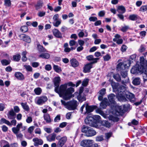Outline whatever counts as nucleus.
Returning a JSON list of instances; mask_svg holds the SVG:
<instances>
[{"mask_svg": "<svg viewBox=\"0 0 147 147\" xmlns=\"http://www.w3.org/2000/svg\"><path fill=\"white\" fill-rule=\"evenodd\" d=\"M48 100L47 97L45 96H42L37 97L35 99L36 103L38 105H42L45 104Z\"/></svg>", "mask_w": 147, "mask_h": 147, "instance_id": "9", "label": "nucleus"}, {"mask_svg": "<svg viewBox=\"0 0 147 147\" xmlns=\"http://www.w3.org/2000/svg\"><path fill=\"white\" fill-rule=\"evenodd\" d=\"M96 112L97 113L100 114L104 117L105 118L106 117V115L105 113L103 112V111L101 110H100L98 109L96 110Z\"/></svg>", "mask_w": 147, "mask_h": 147, "instance_id": "51", "label": "nucleus"}, {"mask_svg": "<svg viewBox=\"0 0 147 147\" xmlns=\"http://www.w3.org/2000/svg\"><path fill=\"white\" fill-rule=\"evenodd\" d=\"M60 115H57L55 118L54 121L55 122H58L61 119Z\"/></svg>", "mask_w": 147, "mask_h": 147, "instance_id": "58", "label": "nucleus"}, {"mask_svg": "<svg viewBox=\"0 0 147 147\" xmlns=\"http://www.w3.org/2000/svg\"><path fill=\"white\" fill-rule=\"evenodd\" d=\"M82 131L85 133L86 136L87 137H92L96 134V131L90 127H84L82 129Z\"/></svg>", "mask_w": 147, "mask_h": 147, "instance_id": "6", "label": "nucleus"}, {"mask_svg": "<svg viewBox=\"0 0 147 147\" xmlns=\"http://www.w3.org/2000/svg\"><path fill=\"white\" fill-rule=\"evenodd\" d=\"M137 16H138L136 15H131L129 16V18L130 20H131L134 21L137 20L138 18Z\"/></svg>", "mask_w": 147, "mask_h": 147, "instance_id": "43", "label": "nucleus"}, {"mask_svg": "<svg viewBox=\"0 0 147 147\" xmlns=\"http://www.w3.org/2000/svg\"><path fill=\"white\" fill-rule=\"evenodd\" d=\"M33 141L34 142V145L35 146H38L39 145H42L43 144V142L41 139L38 138H35L33 139Z\"/></svg>", "mask_w": 147, "mask_h": 147, "instance_id": "17", "label": "nucleus"}, {"mask_svg": "<svg viewBox=\"0 0 147 147\" xmlns=\"http://www.w3.org/2000/svg\"><path fill=\"white\" fill-rule=\"evenodd\" d=\"M129 28V27L127 26H125L123 27L121 29V30L123 32H124L127 31Z\"/></svg>", "mask_w": 147, "mask_h": 147, "instance_id": "60", "label": "nucleus"}, {"mask_svg": "<svg viewBox=\"0 0 147 147\" xmlns=\"http://www.w3.org/2000/svg\"><path fill=\"white\" fill-rule=\"evenodd\" d=\"M15 76L18 80H22L24 79V77L21 73L17 72L15 74Z\"/></svg>", "mask_w": 147, "mask_h": 147, "instance_id": "20", "label": "nucleus"}, {"mask_svg": "<svg viewBox=\"0 0 147 147\" xmlns=\"http://www.w3.org/2000/svg\"><path fill=\"white\" fill-rule=\"evenodd\" d=\"M1 62L2 65L6 66L10 64V61L4 59L1 60Z\"/></svg>", "mask_w": 147, "mask_h": 147, "instance_id": "39", "label": "nucleus"}, {"mask_svg": "<svg viewBox=\"0 0 147 147\" xmlns=\"http://www.w3.org/2000/svg\"><path fill=\"white\" fill-rule=\"evenodd\" d=\"M3 123H5L8 125V124H10V122L5 118H3L0 120V124H2Z\"/></svg>", "mask_w": 147, "mask_h": 147, "instance_id": "45", "label": "nucleus"}, {"mask_svg": "<svg viewBox=\"0 0 147 147\" xmlns=\"http://www.w3.org/2000/svg\"><path fill=\"white\" fill-rule=\"evenodd\" d=\"M100 124L101 125V126H104L106 127H109L110 126V123L106 121H101Z\"/></svg>", "mask_w": 147, "mask_h": 147, "instance_id": "33", "label": "nucleus"}, {"mask_svg": "<svg viewBox=\"0 0 147 147\" xmlns=\"http://www.w3.org/2000/svg\"><path fill=\"white\" fill-rule=\"evenodd\" d=\"M86 58L88 61H93V62L91 63H92V64L96 63L97 62V60L99 59L98 58H94L93 56L92 55H90L87 56Z\"/></svg>", "mask_w": 147, "mask_h": 147, "instance_id": "28", "label": "nucleus"}, {"mask_svg": "<svg viewBox=\"0 0 147 147\" xmlns=\"http://www.w3.org/2000/svg\"><path fill=\"white\" fill-rule=\"evenodd\" d=\"M37 48L40 52H45L47 51V50L43 46L39 44L37 45Z\"/></svg>", "mask_w": 147, "mask_h": 147, "instance_id": "32", "label": "nucleus"}, {"mask_svg": "<svg viewBox=\"0 0 147 147\" xmlns=\"http://www.w3.org/2000/svg\"><path fill=\"white\" fill-rule=\"evenodd\" d=\"M43 5V2L41 1H38L37 3L35 5V9L36 10H38L40 9L42 6Z\"/></svg>", "mask_w": 147, "mask_h": 147, "instance_id": "30", "label": "nucleus"}, {"mask_svg": "<svg viewBox=\"0 0 147 147\" xmlns=\"http://www.w3.org/2000/svg\"><path fill=\"white\" fill-rule=\"evenodd\" d=\"M140 80L139 78H135L133 81V84L135 85H138L140 84Z\"/></svg>", "mask_w": 147, "mask_h": 147, "instance_id": "37", "label": "nucleus"}, {"mask_svg": "<svg viewBox=\"0 0 147 147\" xmlns=\"http://www.w3.org/2000/svg\"><path fill=\"white\" fill-rule=\"evenodd\" d=\"M22 39L24 41L28 43H30L31 41L30 37L26 35H24L22 36Z\"/></svg>", "mask_w": 147, "mask_h": 147, "instance_id": "35", "label": "nucleus"}, {"mask_svg": "<svg viewBox=\"0 0 147 147\" xmlns=\"http://www.w3.org/2000/svg\"><path fill=\"white\" fill-rule=\"evenodd\" d=\"M113 78L117 81L120 82L121 80V78L120 75L118 74H114L113 76Z\"/></svg>", "mask_w": 147, "mask_h": 147, "instance_id": "44", "label": "nucleus"}, {"mask_svg": "<svg viewBox=\"0 0 147 147\" xmlns=\"http://www.w3.org/2000/svg\"><path fill=\"white\" fill-rule=\"evenodd\" d=\"M60 81L59 77L54 78L53 82L55 86V91L64 99L69 100L72 97V94L74 92V89L72 87L68 88L67 84L66 83L61 85L59 88Z\"/></svg>", "mask_w": 147, "mask_h": 147, "instance_id": "1", "label": "nucleus"}, {"mask_svg": "<svg viewBox=\"0 0 147 147\" xmlns=\"http://www.w3.org/2000/svg\"><path fill=\"white\" fill-rule=\"evenodd\" d=\"M92 63H89L86 65L84 67L83 71L85 73L89 72L90 70L92 68Z\"/></svg>", "mask_w": 147, "mask_h": 147, "instance_id": "24", "label": "nucleus"}, {"mask_svg": "<svg viewBox=\"0 0 147 147\" xmlns=\"http://www.w3.org/2000/svg\"><path fill=\"white\" fill-rule=\"evenodd\" d=\"M53 68L54 70L57 72L59 73L61 71V68L58 65H54Z\"/></svg>", "mask_w": 147, "mask_h": 147, "instance_id": "41", "label": "nucleus"}, {"mask_svg": "<svg viewBox=\"0 0 147 147\" xmlns=\"http://www.w3.org/2000/svg\"><path fill=\"white\" fill-rule=\"evenodd\" d=\"M94 108L93 107L89 106L87 104H86V112H85V114L86 113H88L92 112L94 109Z\"/></svg>", "mask_w": 147, "mask_h": 147, "instance_id": "26", "label": "nucleus"}, {"mask_svg": "<svg viewBox=\"0 0 147 147\" xmlns=\"http://www.w3.org/2000/svg\"><path fill=\"white\" fill-rule=\"evenodd\" d=\"M145 50V46L144 45H141L140 46L138 51L139 52L142 53L144 52Z\"/></svg>", "mask_w": 147, "mask_h": 147, "instance_id": "47", "label": "nucleus"}, {"mask_svg": "<svg viewBox=\"0 0 147 147\" xmlns=\"http://www.w3.org/2000/svg\"><path fill=\"white\" fill-rule=\"evenodd\" d=\"M13 60L14 61H18L21 58L19 54H17L13 56Z\"/></svg>", "mask_w": 147, "mask_h": 147, "instance_id": "42", "label": "nucleus"}, {"mask_svg": "<svg viewBox=\"0 0 147 147\" xmlns=\"http://www.w3.org/2000/svg\"><path fill=\"white\" fill-rule=\"evenodd\" d=\"M113 89L116 90L117 98L120 101L125 102L126 100V98L131 102H134L136 99L134 95L132 93L127 91L126 86H121L117 88V85L112 80H110Z\"/></svg>", "mask_w": 147, "mask_h": 147, "instance_id": "2", "label": "nucleus"}, {"mask_svg": "<svg viewBox=\"0 0 147 147\" xmlns=\"http://www.w3.org/2000/svg\"><path fill=\"white\" fill-rule=\"evenodd\" d=\"M20 104L24 110L26 111H28L30 110V108L27 105V102H21Z\"/></svg>", "mask_w": 147, "mask_h": 147, "instance_id": "31", "label": "nucleus"}, {"mask_svg": "<svg viewBox=\"0 0 147 147\" xmlns=\"http://www.w3.org/2000/svg\"><path fill=\"white\" fill-rule=\"evenodd\" d=\"M45 11H39L38 14V15L39 17H42L45 16Z\"/></svg>", "mask_w": 147, "mask_h": 147, "instance_id": "59", "label": "nucleus"}, {"mask_svg": "<svg viewBox=\"0 0 147 147\" xmlns=\"http://www.w3.org/2000/svg\"><path fill=\"white\" fill-rule=\"evenodd\" d=\"M89 20L90 21L95 22L97 20V18L95 17H90Z\"/></svg>", "mask_w": 147, "mask_h": 147, "instance_id": "61", "label": "nucleus"}, {"mask_svg": "<svg viewBox=\"0 0 147 147\" xmlns=\"http://www.w3.org/2000/svg\"><path fill=\"white\" fill-rule=\"evenodd\" d=\"M26 127V126H23L22 123H20L18 124L16 127H12V130L14 134H17L19 132L20 129H22V131H23L25 130Z\"/></svg>", "mask_w": 147, "mask_h": 147, "instance_id": "10", "label": "nucleus"}, {"mask_svg": "<svg viewBox=\"0 0 147 147\" xmlns=\"http://www.w3.org/2000/svg\"><path fill=\"white\" fill-rule=\"evenodd\" d=\"M16 124V121L15 119H13L10 122V124H8V125L9 126H11L12 125L15 126Z\"/></svg>", "mask_w": 147, "mask_h": 147, "instance_id": "55", "label": "nucleus"}, {"mask_svg": "<svg viewBox=\"0 0 147 147\" xmlns=\"http://www.w3.org/2000/svg\"><path fill=\"white\" fill-rule=\"evenodd\" d=\"M85 122L87 124L96 128H99L100 127L96 122L94 121L93 117L88 116L85 119Z\"/></svg>", "mask_w": 147, "mask_h": 147, "instance_id": "7", "label": "nucleus"}, {"mask_svg": "<svg viewBox=\"0 0 147 147\" xmlns=\"http://www.w3.org/2000/svg\"><path fill=\"white\" fill-rule=\"evenodd\" d=\"M50 57V55L48 53H42L39 56V57L45 59H49Z\"/></svg>", "mask_w": 147, "mask_h": 147, "instance_id": "34", "label": "nucleus"}, {"mask_svg": "<svg viewBox=\"0 0 147 147\" xmlns=\"http://www.w3.org/2000/svg\"><path fill=\"white\" fill-rule=\"evenodd\" d=\"M76 42L74 40H71L69 42V45L72 47L74 45H75L76 44Z\"/></svg>", "mask_w": 147, "mask_h": 147, "instance_id": "62", "label": "nucleus"}, {"mask_svg": "<svg viewBox=\"0 0 147 147\" xmlns=\"http://www.w3.org/2000/svg\"><path fill=\"white\" fill-rule=\"evenodd\" d=\"M67 140V138L64 136L61 138L58 141L57 145V147H62L65 144Z\"/></svg>", "mask_w": 147, "mask_h": 147, "instance_id": "12", "label": "nucleus"}, {"mask_svg": "<svg viewBox=\"0 0 147 147\" xmlns=\"http://www.w3.org/2000/svg\"><path fill=\"white\" fill-rule=\"evenodd\" d=\"M105 14V12L104 11L102 10L100 11L98 13V15L100 17L103 16Z\"/></svg>", "mask_w": 147, "mask_h": 147, "instance_id": "63", "label": "nucleus"}, {"mask_svg": "<svg viewBox=\"0 0 147 147\" xmlns=\"http://www.w3.org/2000/svg\"><path fill=\"white\" fill-rule=\"evenodd\" d=\"M43 117L44 119L47 123H50L51 122V120L50 116L48 113H45L44 114Z\"/></svg>", "mask_w": 147, "mask_h": 147, "instance_id": "29", "label": "nucleus"}, {"mask_svg": "<svg viewBox=\"0 0 147 147\" xmlns=\"http://www.w3.org/2000/svg\"><path fill=\"white\" fill-rule=\"evenodd\" d=\"M147 9V5L142 6L140 9V11L142 12L146 11Z\"/></svg>", "mask_w": 147, "mask_h": 147, "instance_id": "48", "label": "nucleus"}, {"mask_svg": "<svg viewBox=\"0 0 147 147\" xmlns=\"http://www.w3.org/2000/svg\"><path fill=\"white\" fill-rule=\"evenodd\" d=\"M56 134L54 133H52L47 137V140L50 142L55 140Z\"/></svg>", "mask_w": 147, "mask_h": 147, "instance_id": "23", "label": "nucleus"}, {"mask_svg": "<svg viewBox=\"0 0 147 147\" xmlns=\"http://www.w3.org/2000/svg\"><path fill=\"white\" fill-rule=\"evenodd\" d=\"M24 67L27 71H32V68L30 65H24Z\"/></svg>", "mask_w": 147, "mask_h": 147, "instance_id": "46", "label": "nucleus"}, {"mask_svg": "<svg viewBox=\"0 0 147 147\" xmlns=\"http://www.w3.org/2000/svg\"><path fill=\"white\" fill-rule=\"evenodd\" d=\"M144 73L143 74V78L144 82L147 81V68L144 69V70L142 72Z\"/></svg>", "mask_w": 147, "mask_h": 147, "instance_id": "40", "label": "nucleus"}, {"mask_svg": "<svg viewBox=\"0 0 147 147\" xmlns=\"http://www.w3.org/2000/svg\"><path fill=\"white\" fill-rule=\"evenodd\" d=\"M117 11L119 13H123L125 11V9L124 6H120L118 7Z\"/></svg>", "mask_w": 147, "mask_h": 147, "instance_id": "36", "label": "nucleus"}, {"mask_svg": "<svg viewBox=\"0 0 147 147\" xmlns=\"http://www.w3.org/2000/svg\"><path fill=\"white\" fill-rule=\"evenodd\" d=\"M140 67H143L144 69L147 68V61L145 60L143 57H140Z\"/></svg>", "mask_w": 147, "mask_h": 147, "instance_id": "13", "label": "nucleus"}, {"mask_svg": "<svg viewBox=\"0 0 147 147\" xmlns=\"http://www.w3.org/2000/svg\"><path fill=\"white\" fill-rule=\"evenodd\" d=\"M99 95L98 97V100L100 101H101L103 98V96L106 93V89L103 88L100 90L98 92Z\"/></svg>", "mask_w": 147, "mask_h": 147, "instance_id": "19", "label": "nucleus"}, {"mask_svg": "<svg viewBox=\"0 0 147 147\" xmlns=\"http://www.w3.org/2000/svg\"><path fill=\"white\" fill-rule=\"evenodd\" d=\"M51 67L49 64L45 66V69L47 71H50L51 69Z\"/></svg>", "mask_w": 147, "mask_h": 147, "instance_id": "64", "label": "nucleus"}, {"mask_svg": "<svg viewBox=\"0 0 147 147\" xmlns=\"http://www.w3.org/2000/svg\"><path fill=\"white\" fill-rule=\"evenodd\" d=\"M61 102L66 108L69 110L75 109L77 106V102L74 100H71L67 102L63 100H61Z\"/></svg>", "mask_w": 147, "mask_h": 147, "instance_id": "3", "label": "nucleus"}, {"mask_svg": "<svg viewBox=\"0 0 147 147\" xmlns=\"http://www.w3.org/2000/svg\"><path fill=\"white\" fill-rule=\"evenodd\" d=\"M83 90L84 88L83 87H82L80 88L79 92V94L78 96H77L78 100L81 102L86 100L85 97L84 96L82 97L81 95V94L83 92Z\"/></svg>", "mask_w": 147, "mask_h": 147, "instance_id": "16", "label": "nucleus"}, {"mask_svg": "<svg viewBox=\"0 0 147 147\" xmlns=\"http://www.w3.org/2000/svg\"><path fill=\"white\" fill-rule=\"evenodd\" d=\"M111 58L110 55L107 54L103 57L104 60L105 61H108Z\"/></svg>", "mask_w": 147, "mask_h": 147, "instance_id": "52", "label": "nucleus"}, {"mask_svg": "<svg viewBox=\"0 0 147 147\" xmlns=\"http://www.w3.org/2000/svg\"><path fill=\"white\" fill-rule=\"evenodd\" d=\"M93 117V118L94 121L95 120L96 121H95V122H96L97 123L98 125H99V124H100V123L101 122V117L100 116L98 115H95ZM98 126L100 127V128H99L101 129V127H100V125Z\"/></svg>", "mask_w": 147, "mask_h": 147, "instance_id": "25", "label": "nucleus"}, {"mask_svg": "<svg viewBox=\"0 0 147 147\" xmlns=\"http://www.w3.org/2000/svg\"><path fill=\"white\" fill-rule=\"evenodd\" d=\"M110 105V104L108 101L107 99V98H104L100 103V106L101 108L103 109H105L107 105Z\"/></svg>", "mask_w": 147, "mask_h": 147, "instance_id": "14", "label": "nucleus"}, {"mask_svg": "<svg viewBox=\"0 0 147 147\" xmlns=\"http://www.w3.org/2000/svg\"><path fill=\"white\" fill-rule=\"evenodd\" d=\"M144 70V69L143 67H140V65L136 64L131 70V73L135 74L139 73H142Z\"/></svg>", "mask_w": 147, "mask_h": 147, "instance_id": "8", "label": "nucleus"}, {"mask_svg": "<svg viewBox=\"0 0 147 147\" xmlns=\"http://www.w3.org/2000/svg\"><path fill=\"white\" fill-rule=\"evenodd\" d=\"M116 96L114 94H111L108 95V100L110 102L111 104H113L114 106L115 105V100Z\"/></svg>", "mask_w": 147, "mask_h": 147, "instance_id": "15", "label": "nucleus"}, {"mask_svg": "<svg viewBox=\"0 0 147 147\" xmlns=\"http://www.w3.org/2000/svg\"><path fill=\"white\" fill-rule=\"evenodd\" d=\"M136 57V54L132 55L130 56L129 60L127 61V63H123L122 62H120L117 65V68L119 69L120 68L121 66L122 67L123 66L125 68H126L129 67L132 62L133 61H135Z\"/></svg>", "mask_w": 147, "mask_h": 147, "instance_id": "5", "label": "nucleus"}, {"mask_svg": "<svg viewBox=\"0 0 147 147\" xmlns=\"http://www.w3.org/2000/svg\"><path fill=\"white\" fill-rule=\"evenodd\" d=\"M88 80L86 79H85L82 82V85L83 86H86L88 84Z\"/></svg>", "mask_w": 147, "mask_h": 147, "instance_id": "54", "label": "nucleus"}, {"mask_svg": "<svg viewBox=\"0 0 147 147\" xmlns=\"http://www.w3.org/2000/svg\"><path fill=\"white\" fill-rule=\"evenodd\" d=\"M103 140V138L102 136H98L96 137V140L97 141L100 142Z\"/></svg>", "mask_w": 147, "mask_h": 147, "instance_id": "56", "label": "nucleus"}, {"mask_svg": "<svg viewBox=\"0 0 147 147\" xmlns=\"http://www.w3.org/2000/svg\"><path fill=\"white\" fill-rule=\"evenodd\" d=\"M93 141L90 140H84L81 141L80 145L82 146L86 147H92L93 145Z\"/></svg>", "mask_w": 147, "mask_h": 147, "instance_id": "11", "label": "nucleus"}, {"mask_svg": "<svg viewBox=\"0 0 147 147\" xmlns=\"http://www.w3.org/2000/svg\"><path fill=\"white\" fill-rule=\"evenodd\" d=\"M71 66L74 67H76L79 65L78 62L75 59H72L70 61Z\"/></svg>", "mask_w": 147, "mask_h": 147, "instance_id": "27", "label": "nucleus"}, {"mask_svg": "<svg viewBox=\"0 0 147 147\" xmlns=\"http://www.w3.org/2000/svg\"><path fill=\"white\" fill-rule=\"evenodd\" d=\"M53 32L54 35L56 37L58 38L62 37L61 33L58 29H54L53 30Z\"/></svg>", "mask_w": 147, "mask_h": 147, "instance_id": "22", "label": "nucleus"}, {"mask_svg": "<svg viewBox=\"0 0 147 147\" xmlns=\"http://www.w3.org/2000/svg\"><path fill=\"white\" fill-rule=\"evenodd\" d=\"M21 30L22 32H25L28 31V28L27 26H22L21 27Z\"/></svg>", "mask_w": 147, "mask_h": 147, "instance_id": "49", "label": "nucleus"}, {"mask_svg": "<svg viewBox=\"0 0 147 147\" xmlns=\"http://www.w3.org/2000/svg\"><path fill=\"white\" fill-rule=\"evenodd\" d=\"M61 23V20H56V21L55 22L53 23V25L55 27H57L60 25Z\"/></svg>", "mask_w": 147, "mask_h": 147, "instance_id": "50", "label": "nucleus"}, {"mask_svg": "<svg viewBox=\"0 0 147 147\" xmlns=\"http://www.w3.org/2000/svg\"><path fill=\"white\" fill-rule=\"evenodd\" d=\"M16 114L14 112L13 109H11L7 114L8 118L10 119H14L16 117Z\"/></svg>", "mask_w": 147, "mask_h": 147, "instance_id": "18", "label": "nucleus"}, {"mask_svg": "<svg viewBox=\"0 0 147 147\" xmlns=\"http://www.w3.org/2000/svg\"><path fill=\"white\" fill-rule=\"evenodd\" d=\"M26 122L30 123L32 122V119L30 116H27V118L26 119Z\"/></svg>", "mask_w": 147, "mask_h": 147, "instance_id": "53", "label": "nucleus"}, {"mask_svg": "<svg viewBox=\"0 0 147 147\" xmlns=\"http://www.w3.org/2000/svg\"><path fill=\"white\" fill-rule=\"evenodd\" d=\"M63 47L64 48V51L66 53L69 52L71 50L75 49V48L71 47L70 48L68 47V44L67 43H64Z\"/></svg>", "mask_w": 147, "mask_h": 147, "instance_id": "21", "label": "nucleus"}, {"mask_svg": "<svg viewBox=\"0 0 147 147\" xmlns=\"http://www.w3.org/2000/svg\"><path fill=\"white\" fill-rule=\"evenodd\" d=\"M128 67H127L125 68L123 66V67L121 66L120 68L118 69L117 68V70L118 71H121V73L120 74L122 77L126 79L125 80H123L121 82L124 85H125L127 83L129 82V80L127 76V70Z\"/></svg>", "mask_w": 147, "mask_h": 147, "instance_id": "4", "label": "nucleus"}, {"mask_svg": "<svg viewBox=\"0 0 147 147\" xmlns=\"http://www.w3.org/2000/svg\"><path fill=\"white\" fill-rule=\"evenodd\" d=\"M34 128V126H31L30 127L28 128V132L30 134H31L32 132L33 131Z\"/></svg>", "mask_w": 147, "mask_h": 147, "instance_id": "57", "label": "nucleus"}, {"mask_svg": "<svg viewBox=\"0 0 147 147\" xmlns=\"http://www.w3.org/2000/svg\"><path fill=\"white\" fill-rule=\"evenodd\" d=\"M34 92L36 95H40L42 92V90L40 88L38 87L34 89Z\"/></svg>", "mask_w": 147, "mask_h": 147, "instance_id": "38", "label": "nucleus"}]
</instances>
